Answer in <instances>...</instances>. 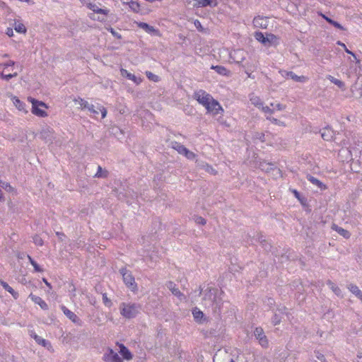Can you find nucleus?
Instances as JSON below:
<instances>
[{
	"label": "nucleus",
	"mask_w": 362,
	"mask_h": 362,
	"mask_svg": "<svg viewBox=\"0 0 362 362\" xmlns=\"http://www.w3.org/2000/svg\"><path fill=\"white\" fill-rule=\"evenodd\" d=\"M223 291L217 288H207L204 291L203 301L206 306L211 307L214 311L217 309L220 310L223 299L221 295Z\"/></svg>",
	"instance_id": "f257e3e1"
},
{
	"label": "nucleus",
	"mask_w": 362,
	"mask_h": 362,
	"mask_svg": "<svg viewBox=\"0 0 362 362\" xmlns=\"http://www.w3.org/2000/svg\"><path fill=\"white\" fill-rule=\"evenodd\" d=\"M141 308V306L139 303H122L119 305L120 314L127 319L136 317Z\"/></svg>",
	"instance_id": "f03ea898"
},
{
	"label": "nucleus",
	"mask_w": 362,
	"mask_h": 362,
	"mask_svg": "<svg viewBox=\"0 0 362 362\" xmlns=\"http://www.w3.org/2000/svg\"><path fill=\"white\" fill-rule=\"evenodd\" d=\"M119 273L122 276L123 281L125 285L132 291L135 292L137 291L138 287L135 281V279L132 275V272L127 270L125 267H122L119 269Z\"/></svg>",
	"instance_id": "7ed1b4c3"
},
{
	"label": "nucleus",
	"mask_w": 362,
	"mask_h": 362,
	"mask_svg": "<svg viewBox=\"0 0 362 362\" xmlns=\"http://www.w3.org/2000/svg\"><path fill=\"white\" fill-rule=\"evenodd\" d=\"M28 100L32 103V113L40 117H45L47 115V112L40 109V107L47 108V105L42 102L39 101L33 98L29 97Z\"/></svg>",
	"instance_id": "20e7f679"
},
{
	"label": "nucleus",
	"mask_w": 362,
	"mask_h": 362,
	"mask_svg": "<svg viewBox=\"0 0 362 362\" xmlns=\"http://www.w3.org/2000/svg\"><path fill=\"white\" fill-rule=\"evenodd\" d=\"M255 37L257 41L265 46H269L274 44L277 40L276 36L274 34L269 33L267 34L265 36L262 32H255Z\"/></svg>",
	"instance_id": "39448f33"
},
{
	"label": "nucleus",
	"mask_w": 362,
	"mask_h": 362,
	"mask_svg": "<svg viewBox=\"0 0 362 362\" xmlns=\"http://www.w3.org/2000/svg\"><path fill=\"white\" fill-rule=\"evenodd\" d=\"M193 98L204 107L209 106V103L212 100L213 97L204 90L195 91Z\"/></svg>",
	"instance_id": "423d86ee"
},
{
	"label": "nucleus",
	"mask_w": 362,
	"mask_h": 362,
	"mask_svg": "<svg viewBox=\"0 0 362 362\" xmlns=\"http://www.w3.org/2000/svg\"><path fill=\"white\" fill-rule=\"evenodd\" d=\"M254 336L258 340L259 344L263 347L267 348L269 346V341L264 334L263 329L260 327H256L254 330Z\"/></svg>",
	"instance_id": "0eeeda50"
},
{
	"label": "nucleus",
	"mask_w": 362,
	"mask_h": 362,
	"mask_svg": "<svg viewBox=\"0 0 362 362\" xmlns=\"http://www.w3.org/2000/svg\"><path fill=\"white\" fill-rule=\"evenodd\" d=\"M204 107L206 109L208 112L212 113L214 115H217L223 111L219 103L216 100L214 99V98L209 103V106H205Z\"/></svg>",
	"instance_id": "6e6552de"
},
{
	"label": "nucleus",
	"mask_w": 362,
	"mask_h": 362,
	"mask_svg": "<svg viewBox=\"0 0 362 362\" xmlns=\"http://www.w3.org/2000/svg\"><path fill=\"white\" fill-rule=\"evenodd\" d=\"M103 358L107 362H123L119 355L110 348H109L107 352L103 355Z\"/></svg>",
	"instance_id": "1a4fd4ad"
},
{
	"label": "nucleus",
	"mask_w": 362,
	"mask_h": 362,
	"mask_svg": "<svg viewBox=\"0 0 362 362\" xmlns=\"http://www.w3.org/2000/svg\"><path fill=\"white\" fill-rule=\"evenodd\" d=\"M40 138L45 143H52L54 139V132L50 127L43 129L40 133Z\"/></svg>",
	"instance_id": "9d476101"
},
{
	"label": "nucleus",
	"mask_w": 362,
	"mask_h": 362,
	"mask_svg": "<svg viewBox=\"0 0 362 362\" xmlns=\"http://www.w3.org/2000/svg\"><path fill=\"white\" fill-rule=\"evenodd\" d=\"M167 288L172 292V293L177 297L180 300L185 299V295L180 292V291L177 288L176 284L171 281H169L166 283Z\"/></svg>",
	"instance_id": "9b49d317"
},
{
	"label": "nucleus",
	"mask_w": 362,
	"mask_h": 362,
	"mask_svg": "<svg viewBox=\"0 0 362 362\" xmlns=\"http://www.w3.org/2000/svg\"><path fill=\"white\" fill-rule=\"evenodd\" d=\"M61 309L64 314L73 322L76 324H79L81 322L79 317L74 313L69 310L66 306L62 305Z\"/></svg>",
	"instance_id": "f8f14e48"
},
{
	"label": "nucleus",
	"mask_w": 362,
	"mask_h": 362,
	"mask_svg": "<svg viewBox=\"0 0 362 362\" xmlns=\"http://www.w3.org/2000/svg\"><path fill=\"white\" fill-rule=\"evenodd\" d=\"M138 27L145 30L146 33L153 35H159V30L156 29L154 27L148 25L146 23L140 22L138 23Z\"/></svg>",
	"instance_id": "ddd939ff"
},
{
	"label": "nucleus",
	"mask_w": 362,
	"mask_h": 362,
	"mask_svg": "<svg viewBox=\"0 0 362 362\" xmlns=\"http://www.w3.org/2000/svg\"><path fill=\"white\" fill-rule=\"evenodd\" d=\"M118 346L119 348V354L122 355L124 359L127 361H129L132 359L133 355L130 352V351L123 344L117 343Z\"/></svg>",
	"instance_id": "4468645a"
},
{
	"label": "nucleus",
	"mask_w": 362,
	"mask_h": 362,
	"mask_svg": "<svg viewBox=\"0 0 362 362\" xmlns=\"http://www.w3.org/2000/svg\"><path fill=\"white\" fill-rule=\"evenodd\" d=\"M29 298L33 301L35 304H38L42 310H48V305L46 303L45 300H43L40 296H35L33 293L29 295Z\"/></svg>",
	"instance_id": "2eb2a0df"
},
{
	"label": "nucleus",
	"mask_w": 362,
	"mask_h": 362,
	"mask_svg": "<svg viewBox=\"0 0 362 362\" xmlns=\"http://www.w3.org/2000/svg\"><path fill=\"white\" fill-rule=\"evenodd\" d=\"M192 315L194 320L198 323H203L206 320V317H204L203 312L197 308L192 310Z\"/></svg>",
	"instance_id": "dca6fc26"
},
{
	"label": "nucleus",
	"mask_w": 362,
	"mask_h": 362,
	"mask_svg": "<svg viewBox=\"0 0 362 362\" xmlns=\"http://www.w3.org/2000/svg\"><path fill=\"white\" fill-rule=\"evenodd\" d=\"M87 7L95 13L103 14L107 16L109 13V10L99 8L95 4L88 3Z\"/></svg>",
	"instance_id": "f3484780"
},
{
	"label": "nucleus",
	"mask_w": 362,
	"mask_h": 362,
	"mask_svg": "<svg viewBox=\"0 0 362 362\" xmlns=\"http://www.w3.org/2000/svg\"><path fill=\"white\" fill-rule=\"evenodd\" d=\"M306 178L308 181H310L312 184L316 185L321 190H325L327 189V186L322 183L320 180L317 179L316 177L312 176L311 175H308Z\"/></svg>",
	"instance_id": "a211bd4d"
},
{
	"label": "nucleus",
	"mask_w": 362,
	"mask_h": 362,
	"mask_svg": "<svg viewBox=\"0 0 362 362\" xmlns=\"http://www.w3.org/2000/svg\"><path fill=\"white\" fill-rule=\"evenodd\" d=\"M33 337L38 344L42 345V346L47 348L48 350L52 349L51 343L49 341L42 339L41 337L35 334Z\"/></svg>",
	"instance_id": "6ab92c4d"
},
{
	"label": "nucleus",
	"mask_w": 362,
	"mask_h": 362,
	"mask_svg": "<svg viewBox=\"0 0 362 362\" xmlns=\"http://www.w3.org/2000/svg\"><path fill=\"white\" fill-rule=\"evenodd\" d=\"M321 136L325 141H331L334 137V131L330 128H325L321 132Z\"/></svg>",
	"instance_id": "aec40b11"
},
{
	"label": "nucleus",
	"mask_w": 362,
	"mask_h": 362,
	"mask_svg": "<svg viewBox=\"0 0 362 362\" xmlns=\"http://www.w3.org/2000/svg\"><path fill=\"white\" fill-rule=\"evenodd\" d=\"M286 73V76L287 77H289L291 78V79H293L294 81H296V82H301V83H303L306 81V77L304 76H297L294 72L293 71H285Z\"/></svg>",
	"instance_id": "412c9836"
},
{
	"label": "nucleus",
	"mask_w": 362,
	"mask_h": 362,
	"mask_svg": "<svg viewBox=\"0 0 362 362\" xmlns=\"http://www.w3.org/2000/svg\"><path fill=\"white\" fill-rule=\"evenodd\" d=\"M332 228L345 238H349L351 235L350 233L347 230L339 227L334 223L332 225Z\"/></svg>",
	"instance_id": "4be33fe9"
},
{
	"label": "nucleus",
	"mask_w": 362,
	"mask_h": 362,
	"mask_svg": "<svg viewBox=\"0 0 362 362\" xmlns=\"http://www.w3.org/2000/svg\"><path fill=\"white\" fill-rule=\"evenodd\" d=\"M349 291L359 300L362 301V291L355 284H350L349 286Z\"/></svg>",
	"instance_id": "5701e85b"
},
{
	"label": "nucleus",
	"mask_w": 362,
	"mask_h": 362,
	"mask_svg": "<svg viewBox=\"0 0 362 362\" xmlns=\"http://www.w3.org/2000/svg\"><path fill=\"white\" fill-rule=\"evenodd\" d=\"M172 148L176 150L180 154L184 155L187 148L177 141L171 142Z\"/></svg>",
	"instance_id": "b1692460"
},
{
	"label": "nucleus",
	"mask_w": 362,
	"mask_h": 362,
	"mask_svg": "<svg viewBox=\"0 0 362 362\" xmlns=\"http://www.w3.org/2000/svg\"><path fill=\"white\" fill-rule=\"evenodd\" d=\"M253 23L255 26L262 28H266L267 26V20L260 16L255 17L253 20Z\"/></svg>",
	"instance_id": "393cba45"
},
{
	"label": "nucleus",
	"mask_w": 362,
	"mask_h": 362,
	"mask_svg": "<svg viewBox=\"0 0 362 362\" xmlns=\"http://www.w3.org/2000/svg\"><path fill=\"white\" fill-rule=\"evenodd\" d=\"M0 284L2 286V287L6 291L10 293L15 299H17L18 298V296H19L18 293L15 291L14 289H13L6 282H5L4 281H1Z\"/></svg>",
	"instance_id": "a878e982"
},
{
	"label": "nucleus",
	"mask_w": 362,
	"mask_h": 362,
	"mask_svg": "<svg viewBox=\"0 0 362 362\" xmlns=\"http://www.w3.org/2000/svg\"><path fill=\"white\" fill-rule=\"evenodd\" d=\"M194 6L195 7H206L213 6V0H194Z\"/></svg>",
	"instance_id": "bb28decb"
},
{
	"label": "nucleus",
	"mask_w": 362,
	"mask_h": 362,
	"mask_svg": "<svg viewBox=\"0 0 362 362\" xmlns=\"http://www.w3.org/2000/svg\"><path fill=\"white\" fill-rule=\"evenodd\" d=\"M211 69H214L218 74L222 76H228L230 74V71L223 66L216 65V66H211Z\"/></svg>",
	"instance_id": "cd10ccee"
},
{
	"label": "nucleus",
	"mask_w": 362,
	"mask_h": 362,
	"mask_svg": "<svg viewBox=\"0 0 362 362\" xmlns=\"http://www.w3.org/2000/svg\"><path fill=\"white\" fill-rule=\"evenodd\" d=\"M113 194L117 197L119 200L124 201L128 197L127 192H119L117 188L112 189Z\"/></svg>",
	"instance_id": "c85d7f7f"
},
{
	"label": "nucleus",
	"mask_w": 362,
	"mask_h": 362,
	"mask_svg": "<svg viewBox=\"0 0 362 362\" xmlns=\"http://www.w3.org/2000/svg\"><path fill=\"white\" fill-rule=\"evenodd\" d=\"M108 175V171L102 168L100 165L98 166L97 173L95 174L94 177L105 178Z\"/></svg>",
	"instance_id": "c756f323"
},
{
	"label": "nucleus",
	"mask_w": 362,
	"mask_h": 362,
	"mask_svg": "<svg viewBox=\"0 0 362 362\" xmlns=\"http://www.w3.org/2000/svg\"><path fill=\"white\" fill-rule=\"evenodd\" d=\"M121 74L123 76L127 77L128 79L132 80L134 81L136 83H139V82L137 81V78L134 74H132L131 73H129L126 69H121Z\"/></svg>",
	"instance_id": "7c9ffc66"
},
{
	"label": "nucleus",
	"mask_w": 362,
	"mask_h": 362,
	"mask_svg": "<svg viewBox=\"0 0 362 362\" xmlns=\"http://www.w3.org/2000/svg\"><path fill=\"white\" fill-rule=\"evenodd\" d=\"M327 78L332 82L334 84H335L336 86H337L339 88H340L341 89H344L345 88V84L343 81L337 79V78H335L334 77H333L332 76H330L329 75L327 76Z\"/></svg>",
	"instance_id": "2f4dec72"
},
{
	"label": "nucleus",
	"mask_w": 362,
	"mask_h": 362,
	"mask_svg": "<svg viewBox=\"0 0 362 362\" xmlns=\"http://www.w3.org/2000/svg\"><path fill=\"white\" fill-rule=\"evenodd\" d=\"M13 102L15 106L21 111L25 110V104L21 101L17 97L14 96L13 98Z\"/></svg>",
	"instance_id": "473e14b6"
},
{
	"label": "nucleus",
	"mask_w": 362,
	"mask_h": 362,
	"mask_svg": "<svg viewBox=\"0 0 362 362\" xmlns=\"http://www.w3.org/2000/svg\"><path fill=\"white\" fill-rule=\"evenodd\" d=\"M327 284L330 286V288L337 296H341V291L335 284L329 280L327 281Z\"/></svg>",
	"instance_id": "72a5a7b5"
},
{
	"label": "nucleus",
	"mask_w": 362,
	"mask_h": 362,
	"mask_svg": "<svg viewBox=\"0 0 362 362\" xmlns=\"http://www.w3.org/2000/svg\"><path fill=\"white\" fill-rule=\"evenodd\" d=\"M127 4H129V6L132 11H133L134 13L140 12V4L138 2L131 0Z\"/></svg>",
	"instance_id": "f704fd0d"
},
{
	"label": "nucleus",
	"mask_w": 362,
	"mask_h": 362,
	"mask_svg": "<svg viewBox=\"0 0 362 362\" xmlns=\"http://www.w3.org/2000/svg\"><path fill=\"white\" fill-rule=\"evenodd\" d=\"M291 288L292 290H297L298 293H301V291H303V286L300 280L293 281L292 284H291Z\"/></svg>",
	"instance_id": "c9c22d12"
},
{
	"label": "nucleus",
	"mask_w": 362,
	"mask_h": 362,
	"mask_svg": "<svg viewBox=\"0 0 362 362\" xmlns=\"http://www.w3.org/2000/svg\"><path fill=\"white\" fill-rule=\"evenodd\" d=\"M75 102L78 103V104L80 105V107L82 110L88 109L89 106L90 105V104H89L86 100H83L81 98H78V99H76Z\"/></svg>",
	"instance_id": "e433bc0d"
},
{
	"label": "nucleus",
	"mask_w": 362,
	"mask_h": 362,
	"mask_svg": "<svg viewBox=\"0 0 362 362\" xmlns=\"http://www.w3.org/2000/svg\"><path fill=\"white\" fill-rule=\"evenodd\" d=\"M28 258L36 272H42L43 271L40 265L30 255H28Z\"/></svg>",
	"instance_id": "4c0bfd02"
},
{
	"label": "nucleus",
	"mask_w": 362,
	"mask_h": 362,
	"mask_svg": "<svg viewBox=\"0 0 362 362\" xmlns=\"http://www.w3.org/2000/svg\"><path fill=\"white\" fill-rule=\"evenodd\" d=\"M281 319H282V316L276 312L274 314L273 317H272V323L274 325H277L280 324Z\"/></svg>",
	"instance_id": "58836bf2"
},
{
	"label": "nucleus",
	"mask_w": 362,
	"mask_h": 362,
	"mask_svg": "<svg viewBox=\"0 0 362 362\" xmlns=\"http://www.w3.org/2000/svg\"><path fill=\"white\" fill-rule=\"evenodd\" d=\"M14 28L15 30L19 33H25L26 32L25 25L21 23H15Z\"/></svg>",
	"instance_id": "ea45409f"
},
{
	"label": "nucleus",
	"mask_w": 362,
	"mask_h": 362,
	"mask_svg": "<svg viewBox=\"0 0 362 362\" xmlns=\"http://www.w3.org/2000/svg\"><path fill=\"white\" fill-rule=\"evenodd\" d=\"M146 77L153 82H158L160 80V77L151 71L146 72Z\"/></svg>",
	"instance_id": "a19ab883"
},
{
	"label": "nucleus",
	"mask_w": 362,
	"mask_h": 362,
	"mask_svg": "<svg viewBox=\"0 0 362 362\" xmlns=\"http://www.w3.org/2000/svg\"><path fill=\"white\" fill-rule=\"evenodd\" d=\"M252 104L256 106L258 108H261L263 105V102L258 97H255L250 99Z\"/></svg>",
	"instance_id": "79ce46f5"
},
{
	"label": "nucleus",
	"mask_w": 362,
	"mask_h": 362,
	"mask_svg": "<svg viewBox=\"0 0 362 362\" xmlns=\"http://www.w3.org/2000/svg\"><path fill=\"white\" fill-rule=\"evenodd\" d=\"M17 75L18 74L16 72L14 74H4L3 72H1L0 78L8 81L10 79H11L12 78L16 77Z\"/></svg>",
	"instance_id": "37998d69"
},
{
	"label": "nucleus",
	"mask_w": 362,
	"mask_h": 362,
	"mask_svg": "<svg viewBox=\"0 0 362 362\" xmlns=\"http://www.w3.org/2000/svg\"><path fill=\"white\" fill-rule=\"evenodd\" d=\"M33 243L39 246H42L44 243L43 240L41 238V237L38 235H35L33 238Z\"/></svg>",
	"instance_id": "c03bdc74"
},
{
	"label": "nucleus",
	"mask_w": 362,
	"mask_h": 362,
	"mask_svg": "<svg viewBox=\"0 0 362 362\" xmlns=\"http://www.w3.org/2000/svg\"><path fill=\"white\" fill-rule=\"evenodd\" d=\"M103 302L108 308H110L112 305V301L107 298V293L103 294Z\"/></svg>",
	"instance_id": "a18cd8bd"
},
{
	"label": "nucleus",
	"mask_w": 362,
	"mask_h": 362,
	"mask_svg": "<svg viewBox=\"0 0 362 362\" xmlns=\"http://www.w3.org/2000/svg\"><path fill=\"white\" fill-rule=\"evenodd\" d=\"M88 110L94 115L95 117H97V115L99 114V110L97 109V106H95L93 104H90Z\"/></svg>",
	"instance_id": "49530a36"
},
{
	"label": "nucleus",
	"mask_w": 362,
	"mask_h": 362,
	"mask_svg": "<svg viewBox=\"0 0 362 362\" xmlns=\"http://www.w3.org/2000/svg\"><path fill=\"white\" fill-rule=\"evenodd\" d=\"M337 45H340V46H341V47H344V49L345 50V52H346L347 54H349L352 55L355 59H356V54H355L353 52H351V51H350L349 49H347V47H346V46L345 45V44H344V43H343V42H340V41H338V42H337Z\"/></svg>",
	"instance_id": "de8ad7c7"
},
{
	"label": "nucleus",
	"mask_w": 362,
	"mask_h": 362,
	"mask_svg": "<svg viewBox=\"0 0 362 362\" xmlns=\"http://www.w3.org/2000/svg\"><path fill=\"white\" fill-rule=\"evenodd\" d=\"M315 356L316 358L320 361L321 362H328L326 358H325V356H324V354H321L319 351H315Z\"/></svg>",
	"instance_id": "09e8293b"
},
{
	"label": "nucleus",
	"mask_w": 362,
	"mask_h": 362,
	"mask_svg": "<svg viewBox=\"0 0 362 362\" xmlns=\"http://www.w3.org/2000/svg\"><path fill=\"white\" fill-rule=\"evenodd\" d=\"M107 30L114 36L117 39H121L122 38V35L116 32L114 28H112V27H110V28H107Z\"/></svg>",
	"instance_id": "8fccbe9b"
},
{
	"label": "nucleus",
	"mask_w": 362,
	"mask_h": 362,
	"mask_svg": "<svg viewBox=\"0 0 362 362\" xmlns=\"http://www.w3.org/2000/svg\"><path fill=\"white\" fill-rule=\"evenodd\" d=\"M97 109L99 110V112H100L102 118H105L107 115V110L105 109V107L100 105H98Z\"/></svg>",
	"instance_id": "3c124183"
},
{
	"label": "nucleus",
	"mask_w": 362,
	"mask_h": 362,
	"mask_svg": "<svg viewBox=\"0 0 362 362\" xmlns=\"http://www.w3.org/2000/svg\"><path fill=\"white\" fill-rule=\"evenodd\" d=\"M184 156L187 159H189V160H194L195 158V157H196L195 153H194L193 152L190 151L188 149L186 151V152L185 153Z\"/></svg>",
	"instance_id": "603ef678"
},
{
	"label": "nucleus",
	"mask_w": 362,
	"mask_h": 362,
	"mask_svg": "<svg viewBox=\"0 0 362 362\" xmlns=\"http://www.w3.org/2000/svg\"><path fill=\"white\" fill-rule=\"evenodd\" d=\"M194 221L199 225H205L206 223V220L202 216H195Z\"/></svg>",
	"instance_id": "864d4df0"
},
{
	"label": "nucleus",
	"mask_w": 362,
	"mask_h": 362,
	"mask_svg": "<svg viewBox=\"0 0 362 362\" xmlns=\"http://www.w3.org/2000/svg\"><path fill=\"white\" fill-rule=\"evenodd\" d=\"M261 245L264 248V250L267 252L271 251L272 247V245L269 243H268L267 240L264 243H263L262 244H261Z\"/></svg>",
	"instance_id": "5fc2aeb1"
},
{
	"label": "nucleus",
	"mask_w": 362,
	"mask_h": 362,
	"mask_svg": "<svg viewBox=\"0 0 362 362\" xmlns=\"http://www.w3.org/2000/svg\"><path fill=\"white\" fill-rule=\"evenodd\" d=\"M270 106L276 109L277 110H283L285 108V105H283L281 103L274 104L273 103H270Z\"/></svg>",
	"instance_id": "6e6d98bb"
},
{
	"label": "nucleus",
	"mask_w": 362,
	"mask_h": 362,
	"mask_svg": "<svg viewBox=\"0 0 362 362\" xmlns=\"http://www.w3.org/2000/svg\"><path fill=\"white\" fill-rule=\"evenodd\" d=\"M262 110L265 113L273 114L274 109L270 108L269 106H264V104L261 107Z\"/></svg>",
	"instance_id": "4d7b16f0"
},
{
	"label": "nucleus",
	"mask_w": 362,
	"mask_h": 362,
	"mask_svg": "<svg viewBox=\"0 0 362 362\" xmlns=\"http://www.w3.org/2000/svg\"><path fill=\"white\" fill-rule=\"evenodd\" d=\"M330 25H333L334 27H335L339 30H345V28L339 23H338L337 21H335L334 20H332Z\"/></svg>",
	"instance_id": "13d9d810"
},
{
	"label": "nucleus",
	"mask_w": 362,
	"mask_h": 362,
	"mask_svg": "<svg viewBox=\"0 0 362 362\" xmlns=\"http://www.w3.org/2000/svg\"><path fill=\"white\" fill-rule=\"evenodd\" d=\"M286 308L285 306L278 308L276 311L278 312V314H280L282 317L284 315H287V313L286 312Z\"/></svg>",
	"instance_id": "bf43d9fd"
},
{
	"label": "nucleus",
	"mask_w": 362,
	"mask_h": 362,
	"mask_svg": "<svg viewBox=\"0 0 362 362\" xmlns=\"http://www.w3.org/2000/svg\"><path fill=\"white\" fill-rule=\"evenodd\" d=\"M15 64V62L12 60H9L6 63L0 64L1 66H4V68H7L8 66H12Z\"/></svg>",
	"instance_id": "052dcab7"
},
{
	"label": "nucleus",
	"mask_w": 362,
	"mask_h": 362,
	"mask_svg": "<svg viewBox=\"0 0 362 362\" xmlns=\"http://www.w3.org/2000/svg\"><path fill=\"white\" fill-rule=\"evenodd\" d=\"M257 240L260 243L262 244L266 241V240L264 238V236L261 233L257 234Z\"/></svg>",
	"instance_id": "680f3d73"
},
{
	"label": "nucleus",
	"mask_w": 362,
	"mask_h": 362,
	"mask_svg": "<svg viewBox=\"0 0 362 362\" xmlns=\"http://www.w3.org/2000/svg\"><path fill=\"white\" fill-rule=\"evenodd\" d=\"M291 192L296 198H297L298 200H300L301 195L297 189H291Z\"/></svg>",
	"instance_id": "e2e57ef3"
},
{
	"label": "nucleus",
	"mask_w": 362,
	"mask_h": 362,
	"mask_svg": "<svg viewBox=\"0 0 362 362\" xmlns=\"http://www.w3.org/2000/svg\"><path fill=\"white\" fill-rule=\"evenodd\" d=\"M195 27L199 30H203V28L202 26V24L201 23L199 22V21L198 20H196L194 23Z\"/></svg>",
	"instance_id": "0e129e2a"
},
{
	"label": "nucleus",
	"mask_w": 362,
	"mask_h": 362,
	"mask_svg": "<svg viewBox=\"0 0 362 362\" xmlns=\"http://www.w3.org/2000/svg\"><path fill=\"white\" fill-rule=\"evenodd\" d=\"M267 119L270 120L273 124H279V120L274 118V117H267Z\"/></svg>",
	"instance_id": "69168bd1"
},
{
	"label": "nucleus",
	"mask_w": 362,
	"mask_h": 362,
	"mask_svg": "<svg viewBox=\"0 0 362 362\" xmlns=\"http://www.w3.org/2000/svg\"><path fill=\"white\" fill-rule=\"evenodd\" d=\"M275 301L273 298H269L267 299V305L271 308L273 305H274Z\"/></svg>",
	"instance_id": "338daca9"
},
{
	"label": "nucleus",
	"mask_w": 362,
	"mask_h": 362,
	"mask_svg": "<svg viewBox=\"0 0 362 362\" xmlns=\"http://www.w3.org/2000/svg\"><path fill=\"white\" fill-rule=\"evenodd\" d=\"M322 18L327 22L329 23V24H331V22L332 21V19L326 16L324 14H322Z\"/></svg>",
	"instance_id": "774afa93"
}]
</instances>
